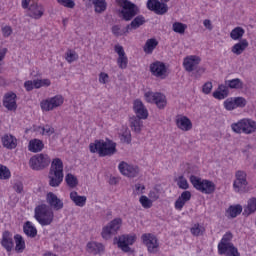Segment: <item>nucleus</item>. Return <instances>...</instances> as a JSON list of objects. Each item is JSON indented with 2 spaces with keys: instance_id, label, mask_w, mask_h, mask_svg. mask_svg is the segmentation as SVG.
Instances as JSON below:
<instances>
[{
  "instance_id": "nucleus-1",
  "label": "nucleus",
  "mask_w": 256,
  "mask_h": 256,
  "mask_svg": "<svg viewBox=\"0 0 256 256\" xmlns=\"http://www.w3.org/2000/svg\"><path fill=\"white\" fill-rule=\"evenodd\" d=\"M91 153H98L99 157H111L117 153V143L111 140H95L89 145Z\"/></svg>"
},
{
  "instance_id": "nucleus-2",
  "label": "nucleus",
  "mask_w": 256,
  "mask_h": 256,
  "mask_svg": "<svg viewBox=\"0 0 256 256\" xmlns=\"http://www.w3.org/2000/svg\"><path fill=\"white\" fill-rule=\"evenodd\" d=\"M233 233L226 232L221 241L218 244V253L219 255H226V256H241L239 250L233 243Z\"/></svg>"
},
{
  "instance_id": "nucleus-3",
  "label": "nucleus",
  "mask_w": 256,
  "mask_h": 256,
  "mask_svg": "<svg viewBox=\"0 0 256 256\" xmlns=\"http://www.w3.org/2000/svg\"><path fill=\"white\" fill-rule=\"evenodd\" d=\"M34 217L36 221H38V223L42 225V227H45L53 223V219H55V214L53 213V210H51L49 206H47V204H42L35 208Z\"/></svg>"
},
{
  "instance_id": "nucleus-4",
  "label": "nucleus",
  "mask_w": 256,
  "mask_h": 256,
  "mask_svg": "<svg viewBox=\"0 0 256 256\" xmlns=\"http://www.w3.org/2000/svg\"><path fill=\"white\" fill-rule=\"evenodd\" d=\"M190 183L193 185L196 191H200V193H205V195H211L215 193V183L211 180L201 179L195 175L190 176Z\"/></svg>"
},
{
  "instance_id": "nucleus-5",
  "label": "nucleus",
  "mask_w": 256,
  "mask_h": 256,
  "mask_svg": "<svg viewBox=\"0 0 256 256\" xmlns=\"http://www.w3.org/2000/svg\"><path fill=\"white\" fill-rule=\"evenodd\" d=\"M117 5L122 7L120 15L123 21H131L136 15H139V7L129 0H116Z\"/></svg>"
},
{
  "instance_id": "nucleus-6",
  "label": "nucleus",
  "mask_w": 256,
  "mask_h": 256,
  "mask_svg": "<svg viewBox=\"0 0 256 256\" xmlns=\"http://www.w3.org/2000/svg\"><path fill=\"white\" fill-rule=\"evenodd\" d=\"M231 129L234 133L252 135V133H255L256 131V122L255 120L244 118L237 123H233Z\"/></svg>"
},
{
  "instance_id": "nucleus-7",
  "label": "nucleus",
  "mask_w": 256,
  "mask_h": 256,
  "mask_svg": "<svg viewBox=\"0 0 256 256\" xmlns=\"http://www.w3.org/2000/svg\"><path fill=\"white\" fill-rule=\"evenodd\" d=\"M49 165H51V158L47 154H36L29 160V167H31L33 171H43V169H47Z\"/></svg>"
},
{
  "instance_id": "nucleus-8",
  "label": "nucleus",
  "mask_w": 256,
  "mask_h": 256,
  "mask_svg": "<svg viewBox=\"0 0 256 256\" xmlns=\"http://www.w3.org/2000/svg\"><path fill=\"white\" fill-rule=\"evenodd\" d=\"M137 239V236L131 234H124L114 238V245H117L118 249H121L124 253L131 251L130 245H133Z\"/></svg>"
},
{
  "instance_id": "nucleus-9",
  "label": "nucleus",
  "mask_w": 256,
  "mask_h": 256,
  "mask_svg": "<svg viewBox=\"0 0 256 256\" xmlns=\"http://www.w3.org/2000/svg\"><path fill=\"white\" fill-rule=\"evenodd\" d=\"M123 220L121 218H115L112 220L107 226L102 229L101 235L107 241L113 237V235H117V231L121 229V225Z\"/></svg>"
},
{
  "instance_id": "nucleus-10",
  "label": "nucleus",
  "mask_w": 256,
  "mask_h": 256,
  "mask_svg": "<svg viewBox=\"0 0 256 256\" xmlns=\"http://www.w3.org/2000/svg\"><path fill=\"white\" fill-rule=\"evenodd\" d=\"M64 98L61 95H56L52 98H48L40 102V107L42 111H53V109H57V107H61L64 103Z\"/></svg>"
},
{
  "instance_id": "nucleus-11",
  "label": "nucleus",
  "mask_w": 256,
  "mask_h": 256,
  "mask_svg": "<svg viewBox=\"0 0 256 256\" xmlns=\"http://www.w3.org/2000/svg\"><path fill=\"white\" fill-rule=\"evenodd\" d=\"M141 240L143 245H145L150 253H157L159 249V239L155 234L145 233L142 234Z\"/></svg>"
},
{
  "instance_id": "nucleus-12",
  "label": "nucleus",
  "mask_w": 256,
  "mask_h": 256,
  "mask_svg": "<svg viewBox=\"0 0 256 256\" xmlns=\"http://www.w3.org/2000/svg\"><path fill=\"white\" fill-rule=\"evenodd\" d=\"M118 169L122 175L125 177L135 178L139 176L140 169L139 166L128 164L125 161L120 162Z\"/></svg>"
},
{
  "instance_id": "nucleus-13",
  "label": "nucleus",
  "mask_w": 256,
  "mask_h": 256,
  "mask_svg": "<svg viewBox=\"0 0 256 256\" xmlns=\"http://www.w3.org/2000/svg\"><path fill=\"white\" fill-rule=\"evenodd\" d=\"M147 8L149 11H153L156 15H165V13L169 11L167 4L159 0H148Z\"/></svg>"
},
{
  "instance_id": "nucleus-14",
  "label": "nucleus",
  "mask_w": 256,
  "mask_h": 256,
  "mask_svg": "<svg viewBox=\"0 0 256 256\" xmlns=\"http://www.w3.org/2000/svg\"><path fill=\"white\" fill-rule=\"evenodd\" d=\"M150 73H152L154 77L165 79V77H167V66L161 61L153 62L150 64Z\"/></svg>"
},
{
  "instance_id": "nucleus-15",
  "label": "nucleus",
  "mask_w": 256,
  "mask_h": 256,
  "mask_svg": "<svg viewBox=\"0 0 256 256\" xmlns=\"http://www.w3.org/2000/svg\"><path fill=\"white\" fill-rule=\"evenodd\" d=\"M133 111L135 113L134 117H139L140 119H147V117H149V111L145 107V104L139 99L134 100Z\"/></svg>"
},
{
  "instance_id": "nucleus-16",
  "label": "nucleus",
  "mask_w": 256,
  "mask_h": 256,
  "mask_svg": "<svg viewBox=\"0 0 256 256\" xmlns=\"http://www.w3.org/2000/svg\"><path fill=\"white\" fill-rule=\"evenodd\" d=\"M175 123L181 131H191L193 129V122L187 116L177 115Z\"/></svg>"
},
{
  "instance_id": "nucleus-17",
  "label": "nucleus",
  "mask_w": 256,
  "mask_h": 256,
  "mask_svg": "<svg viewBox=\"0 0 256 256\" xmlns=\"http://www.w3.org/2000/svg\"><path fill=\"white\" fill-rule=\"evenodd\" d=\"M199 63H201V57L195 56V55L188 56L184 59V62H183L184 69L188 73H192V71H195Z\"/></svg>"
},
{
  "instance_id": "nucleus-18",
  "label": "nucleus",
  "mask_w": 256,
  "mask_h": 256,
  "mask_svg": "<svg viewBox=\"0 0 256 256\" xmlns=\"http://www.w3.org/2000/svg\"><path fill=\"white\" fill-rule=\"evenodd\" d=\"M0 244L5 248L7 253H11L13 251V247H15V243L13 242V235L9 231H4L2 234V239Z\"/></svg>"
},
{
  "instance_id": "nucleus-19",
  "label": "nucleus",
  "mask_w": 256,
  "mask_h": 256,
  "mask_svg": "<svg viewBox=\"0 0 256 256\" xmlns=\"http://www.w3.org/2000/svg\"><path fill=\"white\" fill-rule=\"evenodd\" d=\"M47 203L54 211H61L64 207L63 200L59 199V197H57L53 192H49L47 194Z\"/></svg>"
},
{
  "instance_id": "nucleus-20",
  "label": "nucleus",
  "mask_w": 256,
  "mask_h": 256,
  "mask_svg": "<svg viewBox=\"0 0 256 256\" xmlns=\"http://www.w3.org/2000/svg\"><path fill=\"white\" fill-rule=\"evenodd\" d=\"M143 118L131 116L128 120L131 131L139 135L143 131Z\"/></svg>"
},
{
  "instance_id": "nucleus-21",
  "label": "nucleus",
  "mask_w": 256,
  "mask_h": 256,
  "mask_svg": "<svg viewBox=\"0 0 256 256\" xmlns=\"http://www.w3.org/2000/svg\"><path fill=\"white\" fill-rule=\"evenodd\" d=\"M44 13L45 9L43 6L37 3L31 4L28 8V17H31L32 19H41Z\"/></svg>"
},
{
  "instance_id": "nucleus-22",
  "label": "nucleus",
  "mask_w": 256,
  "mask_h": 256,
  "mask_svg": "<svg viewBox=\"0 0 256 256\" xmlns=\"http://www.w3.org/2000/svg\"><path fill=\"white\" fill-rule=\"evenodd\" d=\"M17 94L8 93L4 96L3 105L8 109V111H15L17 109Z\"/></svg>"
},
{
  "instance_id": "nucleus-23",
  "label": "nucleus",
  "mask_w": 256,
  "mask_h": 256,
  "mask_svg": "<svg viewBox=\"0 0 256 256\" xmlns=\"http://www.w3.org/2000/svg\"><path fill=\"white\" fill-rule=\"evenodd\" d=\"M145 23H146L145 17L143 15H138L131 21L130 24H128L125 27L124 33H129L130 31L139 29V27H141V25H145Z\"/></svg>"
},
{
  "instance_id": "nucleus-24",
  "label": "nucleus",
  "mask_w": 256,
  "mask_h": 256,
  "mask_svg": "<svg viewBox=\"0 0 256 256\" xmlns=\"http://www.w3.org/2000/svg\"><path fill=\"white\" fill-rule=\"evenodd\" d=\"M86 247L88 253L93 255H101L105 251V246L99 242H88Z\"/></svg>"
},
{
  "instance_id": "nucleus-25",
  "label": "nucleus",
  "mask_w": 256,
  "mask_h": 256,
  "mask_svg": "<svg viewBox=\"0 0 256 256\" xmlns=\"http://www.w3.org/2000/svg\"><path fill=\"white\" fill-rule=\"evenodd\" d=\"M49 173L64 175L63 174V160H61V158H54L52 160Z\"/></svg>"
},
{
  "instance_id": "nucleus-26",
  "label": "nucleus",
  "mask_w": 256,
  "mask_h": 256,
  "mask_svg": "<svg viewBox=\"0 0 256 256\" xmlns=\"http://www.w3.org/2000/svg\"><path fill=\"white\" fill-rule=\"evenodd\" d=\"M2 145L6 149H15L17 147V138L11 134H5L2 137Z\"/></svg>"
},
{
  "instance_id": "nucleus-27",
  "label": "nucleus",
  "mask_w": 256,
  "mask_h": 256,
  "mask_svg": "<svg viewBox=\"0 0 256 256\" xmlns=\"http://www.w3.org/2000/svg\"><path fill=\"white\" fill-rule=\"evenodd\" d=\"M50 187H59L63 183L64 174H55L54 172L48 173Z\"/></svg>"
},
{
  "instance_id": "nucleus-28",
  "label": "nucleus",
  "mask_w": 256,
  "mask_h": 256,
  "mask_svg": "<svg viewBox=\"0 0 256 256\" xmlns=\"http://www.w3.org/2000/svg\"><path fill=\"white\" fill-rule=\"evenodd\" d=\"M70 199L76 205V207H85L87 203V196H79L77 191H73L70 193Z\"/></svg>"
},
{
  "instance_id": "nucleus-29",
  "label": "nucleus",
  "mask_w": 256,
  "mask_h": 256,
  "mask_svg": "<svg viewBox=\"0 0 256 256\" xmlns=\"http://www.w3.org/2000/svg\"><path fill=\"white\" fill-rule=\"evenodd\" d=\"M249 47V42L247 41V39H242L240 40V42L236 43L231 51L232 53H234V55H241L243 53V51H245V49H247Z\"/></svg>"
},
{
  "instance_id": "nucleus-30",
  "label": "nucleus",
  "mask_w": 256,
  "mask_h": 256,
  "mask_svg": "<svg viewBox=\"0 0 256 256\" xmlns=\"http://www.w3.org/2000/svg\"><path fill=\"white\" fill-rule=\"evenodd\" d=\"M23 232L30 237V239H35L37 237V228L33 226L31 221H26L23 225Z\"/></svg>"
},
{
  "instance_id": "nucleus-31",
  "label": "nucleus",
  "mask_w": 256,
  "mask_h": 256,
  "mask_svg": "<svg viewBox=\"0 0 256 256\" xmlns=\"http://www.w3.org/2000/svg\"><path fill=\"white\" fill-rule=\"evenodd\" d=\"M157 45H159V41H157V39H148L143 47L144 53H146V55H151V53L157 49Z\"/></svg>"
},
{
  "instance_id": "nucleus-32",
  "label": "nucleus",
  "mask_w": 256,
  "mask_h": 256,
  "mask_svg": "<svg viewBox=\"0 0 256 256\" xmlns=\"http://www.w3.org/2000/svg\"><path fill=\"white\" fill-rule=\"evenodd\" d=\"M256 211V198L252 197L248 200L247 205L244 206L243 215L244 217H249V215H253Z\"/></svg>"
},
{
  "instance_id": "nucleus-33",
  "label": "nucleus",
  "mask_w": 256,
  "mask_h": 256,
  "mask_svg": "<svg viewBox=\"0 0 256 256\" xmlns=\"http://www.w3.org/2000/svg\"><path fill=\"white\" fill-rule=\"evenodd\" d=\"M45 147V144H43V141L39 139H33L29 142L28 149L32 153H39L43 151V148Z\"/></svg>"
},
{
  "instance_id": "nucleus-34",
  "label": "nucleus",
  "mask_w": 256,
  "mask_h": 256,
  "mask_svg": "<svg viewBox=\"0 0 256 256\" xmlns=\"http://www.w3.org/2000/svg\"><path fill=\"white\" fill-rule=\"evenodd\" d=\"M226 213H228V215L232 219H235V217H237L238 215H241V213H243V206H241L240 204L231 205L226 210Z\"/></svg>"
},
{
  "instance_id": "nucleus-35",
  "label": "nucleus",
  "mask_w": 256,
  "mask_h": 256,
  "mask_svg": "<svg viewBox=\"0 0 256 256\" xmlns=\"http://www.w3.org/2000/svg\"><path fill=\"white\" fill-rule=\"evenodd\" d=\"M14 241L16 243V253H23V251H25V239H23V236H21V234H16L14 236Z\"/></svg>"
},
{
  "instance_id": "nucleus-36",
  "label": "nucleus",
  "mask_w": 256,
  "mask_h": 256,
  "mask_svg": "<svg viewBox=\"0 0 256 256\" xmlns=\"http://www.w3.org/2000/svg\"><path fill=\"white\" fill-rule=\"evenodd\" d=\"M155 105H157L158 109H165L167 105V99L165 98V95L162 93L156 92V96L154 98Z\"/></svg>"
},
{
  "instance_id": "nucleus-37",
  "label": "nucleus",
  "mask_w": 256,
  "mask_h": 256,
  "mask_svg": "<svg viewBox=\"0 0 256 256\" xmlns=\"http://www.w3.org/2000/svg\"><path fill=\"white\" fill-rule=\"evenodd\" d=\"M243 35H245V29L239 26L230 32V37L233 41H240V39H243Z\"/></svg>"
},
{
  "instance_id": "nucleus-38",
  "label": "nucleus",
  "mask_w": 256,
  "mask_h": 256,
  "mask_svg": "<svg viewBox=\"0 0 256 256\" xmlns=\"http://www.w3.org/2000/svg\"><path fill=\"white\" fill-rule=\"evenodd\" d=\"M65 181L68 187H70V189H75V187L79 185V180L77 179V176L71 173L66 174Z\"/></svg>"
},
{
  "instance_id": "nucleus-39",
  "label": "nucleus",
  "mask_w": 256,
  "mask_h": 256,
  "mask_svg": "<svg viewBox=\"0 0 256 256\" xmlns=\"http://www.w3.org/2000/svg\"><path fill=\"white\" fill-rule=\"evenodd\" d=\"M225 85H227L229 89H243V81H241L239 78L226 80Z\"/></svg>"
},
{
  "instance_id": "nucleus-40",
  "label": "nucleus",
  "mask_w": 256,
  "mask_h": 256,
  "mask_svg": "<svg viewBox=\"0 0 256 256\" xmlns=\"http://www.w3.org/2000/svg\"><path fill=\"white\" fill-rule=\"evenodd\" d=\"M186 30H187V24H184L181 22H174L172 25V31H174V33H179V35L185 34Z\"/></svg>"
},
{
  "instance_id": "nucleus-41",
  "label": "nucleus",
  "mask_w": 256,
  "mask_h": 256,
  "mask_svg": "<svg viewBox=\"0 0 256 256\" xmlns=\"http://www.w3.org/2000/svg\"><path fill=\"white\" fill-rule=\"evenodd\" d=\"M94 7L96 13H103L107 10V2L105 0H95Z\"/></svg>"
},
{
  "instance_id": "nucleus-42",
  "label": "nucleus",
  "mask_w": 256,
  "mask_h": 256,
  "mask_svg": "<svg viewBox=\"0 0 256 256\" xmlns=\"http://www.w3.org/2000/svg\"><path fill=\"white\" fill-rule=\"evenodd\" d=\"M190 232L192 233V235H194V237H200V235H203V233H205V227L197 223L193 225V227L190 229Z\"/></svg>"
},
{
  "instance_id": "nucleus-43",
  "label": "nucleus",
  "mask_w": 256,
  "mask_h": 256,
  "mask_svg": "<svg viewBox=\"0 0 256 256\" xmlns=\"http://www.w3.org/2000/svg\"><path fill=\"white\" fill-rule=\"evenodd\" d=\"M247 185H249V182H239L237 180H234L233 189L236 193H243Z\"/></svg>"
},
{
  "instance_id": "nucleus-44",
  "label": "nucleus",
  "mask_w": 256,
  "mask_h": 256,
  "mask_svg": "<svg viewBox=\"0 0 256 256\" xmlns=\"http://www.w3.org/2000/svg\"><path fill=\"white\" fill-rule=\"evenodd\" d=\"M139 201L144 209H151L153 207V200L145 195H142Z\"/></svg>"
},
{
  "instance_id": "nucleus-45",
  "label": "nucleus",
  "mask_w": 256,
  "mask_h": 256,
  "mask_svg": "<svg viewBox=\"0 0 256 256\" xmlns=\"http://www.w3.org/2000/svg\"><path fill=\"white\" fill-rule=\"evenodd\" d=\"M120 139L122 143H127V145L131 143V130L128 127L124 129Z\"/></svg>"
},
{
  "instance_id": "nucleus-46",
  "label": "nucleus",
  "mask_w": 256,
  "mask_h": 256,
  "mask_svg": "<svg viewBox=\"0 0 256 256\" xmlns=\"http://www.w3.org/2000/svg\"><path fill=\"white\" fill-rule=\"evenodd\" d=\"M0 179H11V171L7 166L0 165Z\"/></svg>"
},
{
  "instance_id": "nucleus-47",
  "label": "nucleus",
  "mask_w": 256,
  "mask_h": 256,
  "mask_svg": "<svg viewBox=\"0 0 256 256\" xmlns=\"http://www.w3.org/2000/svg\"><path fill=\"white\" fill-rule=\"evenodd\" d=\"M234 181H238V182H242V183H248L247 182V173L245 171H242V170L236 171Z\"/></svg>"
},
{
  "instance_id": "nucleus-48",
  "label": "nucleus",
  "mask_w": 256,
  "mask_h": 256,
  "mask_svg": "<svg viewBox=\"0 0 256 256\" xmlns=\"http://www.w3.org/2000/svg\"><path fill=\"white\" fill-rule=\"evenodd\" d=\"M117 63L120 69H127V63H129V60L126 55L118 56Z\"/></svg>"
},
{
  "instance_id": "nucleus-49",
  "label": "nucleus",
  "mask_w": 256,
  "mask_h": 256,
  "mask_svg": "<svg viewBox=\"0 0 256 256\" xmlns=\"http://www.w3.org/2000/svg\"><path fill=\"white\" fill-rule=\"evenodd\" d=\"M57 3H59V5H62V7H66L67 9L75 8L74 0H57Z\"/></svg>"
},
{
  "instance_id": "nucleus-50",
  "label": "nucleus",
  "mask_w": 256,
  "mask_h": 256,
  "mask_svg": "<svg viewBox=\"0 0 256 256\" xmlns=\"http://www.w3.org/2000/svg\"><path fill=\"white\" fill-rule=\"evenodd\" d=\"M224 107L227 111H233V109L237 108L233 98H228L226 101H224Z\"/></svg>"
},
{
  "instance_id": "nucleus-51",
  "label": "nucleus",
  "mask_w": 256,
  "mask_h": 256,
  "mask_svg": "<svg viewBox=\"0 0 256 256\" xmlns=\"http://www.w3.org/2000/svg\"><path fill=\"white\" fill-rule=\"evenodd\" d=\"M177 185L179 189H185V190L189 189V182H187V179H185L184 176H179Z\"/></svg>"
},
{
  "instance_id": "nucleus-52",
  "label": "nucleus",
  "mask_w": 256,
  "mask_h": 256,
  "mask_svg": "<svg viewBox=\"0 0 256 256\" xmlns=\"http://www.w3.org/2000/svg\"><path fill=\"white\" fill-rule=\"evenodd\" d=\"M205 71H206L205 67H196L194 69V72L192 73V77H194L195 79H200V77L203 76Z\"/></svg>"
},
{
  "instance_id": "nucleus-53",
  "label": "nucleus",
  "mask_w": 256,
  "mask_h": 256,
  "mask_svg": "<svg viewBox=\"0 0 256 256\" xmlns=\"http://www.w3.org/2000/svg\"><path fill=\"white\" fill-rule=\"evenodd\" d=\"M234 104L236 107H245V105H247V100L243 97H236L234 98Z\"/></svg>"
},
{
  "instance_id": "nucleus-54",
  "label": "nucleus",
  "mask_w": 256,
  "mask_h": 256,
  "mask_svg": "<svg viewBox=\"0 0 256 256\" xmlns=\"http://www.w3.org/2000/svg\"><path fill=\"white\" fill-rule=\"evenodd\" d=\"M77 59H79L77 53L71 51L66 53V61H68V63H73V61H77Z\"/></svg>"
},
{
  "instance_id": "nucleus-55",
  "label": "nucleus",
  "mask_w": 256,
  "mask_h": 256,
  "mask_svg": "<svg viewBox=\"0 0 256 256\" xmlns=\"http://www.w3.org/2000/svg\"><path fill=\"white\" fill-rule=\"evenodd\" d=\"M180 199H181V202L184 203H187V201H191V192L190 191H184L181 193V195L179 196Z\"/></svg>"
},
{
  "instance_id": "nucleus-56",
  "label": "nucleus",
  "mask_w": 256,
  "mask_h": 256,
  "mask_svg": "<svg viewBox=\"0 0 256 256\" xmlns=\"http://www.w3.org/2000/svg\"><path fill=\"white\" fill-rule=\"evenodd\" d=\"M148 197L152 201H157L159 199V190L157 188H154L149 192Z\"/></svg>"
},
{
  "instance_id": "nucleus-57",
  "label": "nucleus",
  "mask_w": 256,
  "mask_h": 256,
  "mask_svg": "<svg viewBox=\"0 0 256 256\" xmlns=\"http://www.w3.org/2000/svg\"><path fill=\"white\" fill-rule=\"evenodd\" d=\"M42 131H43V135L51 136L53 135V133H55V128H53V126H50V125H45L42 128Z\"/></svg>"
},
{
  "instance_id": "nucleus-58",
  "label": "nucleus",
  "mask_w": 256,
  "mask_h": 256,
  "mask_svg": "<svg viewBox=\"0 0 256 256\" xmlns=\"http://www.w3.org/2000/svg\"><path fill=\"white\" fill-rule=\"evenodd\" d=\"M99 83H101L102 85H106V83H109V74L101 72L99 74Z\"/></svg>"
},
{
  "instance_id": "nucleus-59",
  "label": "nucleus",
  "mask_w": 256,
  "mask_h": 256,
  "mask_svg": "<svg viewBox=\"0 0 256 256\" xmlns=\"http://www.w3.org/2000/svg\"><path fill=\"white\" fill-rule=\"evenodd\" d=\"M213 89V83L206 82L202 87V92L205 93V95H209Z\"/></svg>"
},
{
  "instance_id": "nucleus-60",
  "label": "nucleus",
  "mask_w": 256,
  "mask_h": 256,
  "mask_svg": "<svg viewBox=\"0 0 256 256\" xmlns=\"http://www.w3.org/2000/svg\"><path fill=\"white\" fill-rule=\"evenodd\" d=\"M112 33L114 34V35H116V37H121V35H126L127 33H125V28H124V30L121 32V28L119 27V26H117V25H114L113 27H112Z\"/></svg>"
},
{
  "instance_id": "nucleus-61",
  "label": "nucleus",
  "mask_w": 256,
  "mask_h": 256,
  "mask_svg": "<svg viewBox=\"0 0 256 256\" xmlns=\"http://www.w3.org/2000/svg\"><path fill=\"white\" fill-rule=\"evenodd\" d=\"M155 96H156V93H153V92H146L144 94V97L147 103H153L155 101Z\"/></svg>"
},
{
  "instance_id": "nucleus-62",
  "label": "nucleus",
  "mask_w": 256,
  "mask_h": 256,
  "mask_svg": "<svg viewBox=\"0 0 256 256\" xmlns=\"http://www.w3.org/2000/svg\"><path fill=\"white\" fill-rule=\"evenodd\" d=\"M13 33V28L11 26H4L2 27V35L3 37H10V35Z\"/></svg>"
},
{
  "instance_id": "nucleus-63",
  "label": "nucleus",
  "mask_w": 256,
  "mask_h": 256,
  "mask_svg": "<svg viewBox=\"0 0 256 256\" xmlns=\"http://www.w3.org/2000/svg\"><path fill=\"white\" fill-rule=\"evenodd\" d=\"M218 91H220L222 94L225 95V97H229V86L228 85H219L218 86Z\"/></svg>"
},
{
  "instance_id": "nucleus-64",
  "label": "nucleus",
  "mask_w": 256,
  "mask_h": 256,
  "mask_svg": "<svg viewBox=\"0 0 256 256\" xmlns=\"http://www.w3.org/2000/svg\"><path fill=\"white\" fill-rule=\"evenodd\" d=\"M14 191L16 193H23V182L17 181L13 186Z\"/></svg>"
}]
</instances>
